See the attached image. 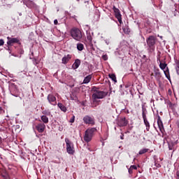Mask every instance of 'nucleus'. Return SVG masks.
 <instances>
[{"label": "nucleus", "mask_w": 179, "mask_h": 179, "mask_svg": "<svg viewBox=\"0 0 179 179\" xmlns=\"http://www.w3.org/2000/svg\"><path fill=\"white\" fill-rule=\"evenodd\" d=\"M71 36L76 41H80V40H82V37H83V35H82V31L78 28H73L71 30Z\"/></svg>", "instance_id": "obj_1"}, {"label": "nucleus", "mask_w": 179, "mask_h": 179, "mask_svg": "<svg viewBox=\"0 0 179 179\" xmlns=\"http://www.w3.org/2000/svg\"><path fill=\"white\" fill-rule=\"evenodd\" d=\"M96 131L97 129H96V128H91L87 129L84 136V141L85 142H90V141H92V138H93L94 132H96Z\"/></svg>", "instance_id": "obj_2"}, {"label": "nucleus", "mask_w": 179, "mask_h": 179, "mask_svg": "<svg viewBox=\"0 0 179 179\" xmlns=\"http://www.w3.org/2000/svg\"><path fill=\"white\" fill-rule=\"evenodd\" d=\"M159 62V68L164 71V73L168 80H170V72L169 71V67H167V64L162 63L160 59H158Z\"/></svg>", "instance_id": "obj_3"}, {"label": "nucleus", "mask_w": 179, "mask_h": 179, "mask_svg": "<svg viewBox=\"0 0 179 179\" xmlns=\"http://www.w3.org/2000/svg\"><path fill=\"white\" fill-rule=\"evenodd\" d=\"M65 142L66 145V152L69 155L75 154V148H73V143L71 142L69 138H65Z\"/></svg>", "instance_id": "obj_4"}, {"label": "nucleus", "mask_w": 179, "mask_h": 179, "mask_svg": "<svg viewBox=\"0 0 179 179\" xmlns=\"http://www.w3.org/2000/svg\"><path fill=\"white\" fill-rule=\"evenodd\" d=\"M107 94H108V92L96 91L95 93L92 94V97L95 100H97L99 99H104Z\"/></svg>", "instance_id": "obj_5"}, {"label": "nucleus", "mask_w": 179, "mask_h": 179, "mask_svg": "<svg viewBox=\"0 0 179 179\" xmlns=\"http://www.w3.org/2000/svg\"><path fill=\"white\" fill-rule=\"evenodd\" d=\"M146 43L149 48H152V47H155L156 44V37L155 36H150L146 39Z\"/></svg>", "instance_id": "obj_6"}, {"label": "nucleus", "mask_w": 179, "mask_h": 179, "mask_svg": "<svg viewBox=\"0 0 179 179\" xmlns=\"http://www.w3.org/2000/svg\"><path fill=\"white\" fill-rule=\"evenodd\" d=\"M113 12L115 13V17L117 19L119 23L120 24L122 23V17H121V12L120 11V9L117 8L115 6H113Z\"/></svg>", "instance_id": "obj_7"}, {"label": "nucleus", "mask_w": 179, "mask_h": 179, "mask_svg": "<svg viewBox=\"0 0 179 179\" xmlns=\"http://www.w3.org/2000/svg\"><path fill=\"white\" fill-rule=\"evenodd\" d=\"M47 99L50 104L52 106H57V97H55L52 94H48Z\"/></svg>", "instance_id": "obj_8"}, {"label": "nucleus", "mask_w": 179, "mask_h": 179, "mask_svg": "<svg viewBox=\"0 0 179 179\" xmlns=\"http://www.w3.org/2000/svg\"><path fill=\"white\" fill-rule=\"evenodd\" d=\"M83 121L85 124H90L91 125H94V118L90 116H85L83 117Z\"/></svg>", "instance_id": "obj_9"}, {"label": "nucleus", "mask_w": 179, "mask_h": 179, "mask_svg": "<svg viewBox=\"0 0 179 179\" xmlns=\"http://www.w3.org/2000/svg\"><path fill=\"white\" fill-rule=\"evenodd\" d=\"M157 125L160 132H162V134H164V126L163 125V122L162 121L160 116H158L157 118Z\"/></svg>", "instance_id": "obj_10"}, {"label": "nucleus", "mask_w": 179, "mask_h": 179, "mask_svg": "<svg viewBox=\"0 0 179 179\" xmlns=\"http://www.w3.org/2000/svg\"><path fill=\"white\" fill-rule=\"evenodd\" d=\"M119 127H127L128 125V120L125 117L120 118L117 122Z\"/></svg>", "instance_id": "obj_11"}, {"label": "nucleus", "mask_w": 179, "mask_h": 179, "mask_svg": "<svg viewBox=\"0 0 179 179\" xmlns=\"http://www.w3.org/2000/svg\"><path fill=\"white\" fill-rule=\"evenodd\" d=\"M71 59L72 55H64L62 59V64H64V65H66V64H68Z\"/></svg>", "instance_id": "obj_12"}, {"label": "nucleus", "mask_w": 179, "mask_h": 179, "mask_svg": "<svg viewBox=\"0 0 179 179\" xmlns=\"http://www.w3.org/2000/svg\"><path fill=\"white\" fill-rule=\"evenodd\" d=\"M36 129H37L38 132L43 134L45 131V124L44 123H39L36 126Z\"/></svg>", "instance_id": "obj_13"}, {"label": "nucleus", "mask_w": 179, "mask_h": 179, "mask_svg": "<svg viewBox=\"0 0 179 179\" xmlns=\"http://www.w3.org/2000/svg\"><path fill=\"white\" fill-rule=\"evenodd\" d=\"M16 43H19V39H17V38L8 37V41H7L8 45H12V44H15Z\"/></svg>", "instance_id": "obj_14"}, {"label": "nucleus", "mask_w": 179, "mask_h": 179, "mask_svg": "<svg viewBox=\"0 0 179 179\" xmlns=\"http://www.w3.org/2000/svg\"><path fill=\"white\" fill-rule=\"evenodd\" d=\"M154 76L157 80H160L162 78V74L160 73V69H154Z\"/></svg>", "instance_id": "obj_15"}, {"label": "nucleus", "mask_w": 179, "mask_h": 179, "mask_svg": "<svg viewBox=\"0 0 179 179\" xmlns=\"http://www.w3.org/2000/svg\"><path fill=\"white\" fill-rule=\"evenodd\" d=\"M80 66V59H76L72 65L73 69H78Z\"/></svg>", "instance_id": "obj_16"}, {"label": "nucleus", "mask_w": 179, "mask_h": 179, "mask_svg": "<svg viewBox=\"0 0 179 179\" xmlns=\"http://www.w3.org/2000/svg\"><path fill=\"white\" fill-rule=\"evenodd\" d=\"M57 107H59V108H60V110L62 111H63V113H66L67 109L64 106V104H62V103H57Z\"/></svg>", "instance_id": "obj_17"}, {"label": "nucleus", "mask_w": 179, "mask_h": 179, "mask_svg": "<svg viewBox=\"0 0 179 179\" xmlns=\"http://www.w3.org/2000/svg\"><path fill=\"white\" fill-rule=\"evenodd\" d=\"M92 80V75H89L84 78L83 83L87 85Z\"/></svg>", "instance_id": "obj_18"}, {"label": "nucleus", "mask_w": 179, "mask_h": 179, "mask_svg": "<svg viewBox=\"0 0 179 179\" xmlns=\"http://www.w3.org/2000/svg\"><path fill=\"white\" fill-rule=\"evenodd\" d=\"M87 40L92 44L93 41V36H92V34L90 32H87Z\"/></svg>", "instance_id": "obj_19"}, {"label": "nucleus", "mask_w": 179, "mask_h": 179, "mask_svg": "<svg viewBox=\"0 0 179 179\" xmlns=\"http://www.w3.org/2000/svg\"><path fill=\"white\" fill-rule=\"evenodd\" d=\"M77 50L78 51H83V50H85V45H83V43H77Z\"/></svg>", "instance_id": "obj_20"}, {"label": "nucleus", "mask_w": 179, "mask_h": 179, "mask_svg": "<svg viewBox=\"0 0 179 179\" xmlns=\"http://www.w3.org/2000/svg\"><path fill=\"white\" fill-rule=\"evenodd\" d=\"M143 121L146 127V131H149L150 129V124L149 123V121H148V119H145Z\"/></svg>", "instance_id": "obj_21"}, {"label": "nucleus", "mask_w": 179, "mask_h": 179, "mask_svg": "<svg viewBox=\"0 0 179 179\" xmlns=\"http://www.w3.org/2000/svg\"><path fill=\"white\" fill-rule=\"evenodd\" d=\"M41 121H43V122L44 124H48V117L47 116H45V115H42V116L41 117Z\"/></svg>", "instance_id": "obj_22"}, {"label": "nucleus", "mask_w": 179, "mask_h": 179, "mask_svg": "<svg viewBox=\"0 0 179 179\" xmlns=\"http://www.w3.org/2000/svg\"><path fill=\"white\" fill-rule=\"evenodd\" d=\"M147 152H149V149L143 148L138 152V155H145V153H147Z\"/></svg>", "instance_id": "obj_23"}, {"label": "nucleus", "mask_w": 179, "mask_h": 179, "mask_svg": "<svg viewBox=\"0 0 179 179\" xmlns=\"http://www.w3.org/2000/svg\"><path fill=\"white\" fill-rule=\"evenodd\" d=\"M109 78L113 81L117 83V77H115V74H109Z\"/></svg>", "instance_id": "obj_24"}, {"label": "nucleus", "mask_w": 179, "mask_h": 179, "mask_svg": "<svg viewBox=\"0 0 179 179\" xmlns=\"http://www.w3.org/2000/svg\"><path fill=\"white\" fill-rule=\"evenodd\" d=\"M42 114H43V115H45V116L51 115V112L50 110H45L42 111Z\"/></svg>", "instance_id": "obj_25"}, {"label": "nucleus", "mask_w": 179, "mask_h": 179, "mask_svg": "<svg viewBox=\"0 0 179 179\" xmlns=\"http://www.w3.org/2000/svg\"><path fill=\"white\" fill-rule=\"evenodd\" d=\"M123 31L125 33V34H129V32L131 31L128 27L123 28Z\"/></svg>", "instance_id": "obj_26"}, {"label": "nucleus", "mask_w": 179, "mask_h": 179, "mask_svg": "<svg viewBox=\"0 0 179 179\" xmlns=\"http://www.w3.org/2000/svg\"><path fill=\"white\" fill-rule=\"evenodd\" d=\"M102 58L103 61H107L108 59V57L107 56V55H103Z\"/></svg>", "instance_id": "obj_27"}, {"label": "nucleus", "mask_w": 179, "mask_h": 179, "mask_svg": "<svg viewBox=\"0 0 179 179\" xmlns=\"http://www.w3.org/2000/svg\"><path fill=\"white\" fill-rule=\"evenodd\" d=\"M29 3H31V5H33V1H28L26 5L28 8H31V6H29Z\"/></svg>", "instance_id": "obj_28"}, {"label": "nucleus", "mask_w": 179, "mask_h": 179, "mask_svg": "<svg viewBox=\"0 0 179 179\" xmlns=\"http://www.w3.org/2000/svg\"><path fill=\"white\" fill-rule=\"evenodd\" d=\"M142 115H143V120H147L146 118V113H142Z\"/></svg>", "instance_id": "obj_29"}, {"label": "nucleus", "mask_w": 179, "mask_h": 179, "mask_svg": "<svg viewBox=\"0 0 179 179\" xmlns=\"http://www.w3.org/2000/svg\"><path fill=\"white\" fill-rule=\"evenodd\" d=\"M130 168H131V169H133V170H137V169H138V167H136V165H132V166H130Z\"/></svg>", "instance_id": "obj_30"}, {"label": "nucleus", "mask_w": 179, "mask_h": 179, "mask_svg": "<svg viewBox=\"0 0 179 179\" xmlns=\"http://www.w3.org/2000/svg\"><path fill=\"white\" fill-rule=\"evenodd\" d=\"M169 150H173V144H169Z\"/></svg>", "instance_id": "obj_31"}, {"label": "nucleus", "mask_w": 179, "mask_h": 179, "mask_svg": "<svg viewBox=\"0 0 179 179\" xmlns=\"http://www.w3.org/2000/svg\"><path fill=\"white\" fill-rule=\"evenodd\" d=\"M4 43L3 39H0V45H3Z\"/></svg>", "instance_id": "obj_32"}, {"label": "nucleus", "mask_w": 179, "mask_h": 179, "mask_svg": "<svg viewBox=\"0 0 179 179\" xmlns=\"http://www.w3.org/2000/svg\"><path fill=\"white\" fill-rule=\"evenodd\" d=\"M5 113V110L2 108V107H0V114H3Z\"/></svg>", "instance_id": "obj_33"}, {"label": "nucleus", "mask_w": 179, "mask_h": 179, "mask_svg": "<svg viewBox=\"0 0 179 179\" xmlns=\"http://www.w3.org/2000/svg\"><path fill=\"white\" fill-rule=\"evenodd\" d=\"M70 122H75V116H73V117L70 120Z\"/></svg>", "instance_id": "obj_34"}, {"label": "nucleus", "mask_w": 179, "mask_h": 179, "mask_svg": "<svg viewBox=\"0 0 179 179\" xmlns=\"http://www.w3.org/2000/svg\"><path fill=\"white\" fill-rule=\"evenodd\" d=\"M133 170H134V169H131V167L129 169V174H132Z\"/></svg>", "instance_id": "obj_35"}, {"label": "nucleus", "mask_w": 179, "mask_h": 179, "mask_svg": "<svg viewBox=\"0 0 179 179\" xmlns=\"http://www.w3.org/2000/svg\"><path fill=\"white\" fill-rule=\"evenodd\" d=\"M142 113H146V108H145L143 106L142 107Z\"/></svg>", "instance_id": "obj_36"}, {"label": "nucleus", "mask_w": 179, "mask_h": 179, "mask_svg": "<svg viewBox=\"0 0 179 179\" xmlns=\"http://www.w3.org/2000/svg\"><path fill=\"white\" fill-rule=\"evenodd\" d=\"M54 24H58V20H54Z\"/></svg>", "instance_id": "obj_37"}, {"label": "nucleus", "mask_w": 179, "mask_h": 179, "mask_svg": "<svg viewBox=\"0 0 179 179\" xmlns=\"http://www.w3.org/2000/svg\"><path fill=\"white\" fill-rule=\"evenodd\" d=\"M176 176H177L178 179H179V171H178L176 172Z\"/></svg>", "instance_id": "obj_38"}, {"label": "nucleus", "mask_w": 179, "mask_h": 179, "mask_svg": "<svg viewBox=\"0 0 179 179\" xmlns=\"http://www.w3.org/2000/svg\"><path fill=\"white\" fill-rule=\"evenodd\" d=\"M120 139H122V140L124 139V134H122V135L120 136Z\"/></svg>", "instance_id": "obj_39"}, {"label": "nucleus", "mask_w": 179, "mask_h": 179, "mask_svg": "<svg viewBox=\"0 0 179 179\" xmlns=\"http://www.w3.org/2000/svg\"><path fill=\"white\" fill-rule=\"evenodd\" d=\"M2 177H3V178H7L8 176H6V175H3Z\"/></svg>", "instance_id": "obj_40"}, {"label": "nucleus", "mask_w": 179, "mask_h": 179, "mask_svg": "<svg viewBox=\"0 0 179 179\" xmlns=\"http://www.w3.org/2000/svg\"><path fill=\"white\" fill-rule=\"evenodd\" d=\"M157 167H160V164H158V165H157Z\"/></svg>", "instance_id": "obj_41"}, {"label": "nucleus", "mask_w": 179, "mask_h": 179, "mask_svg": "<svg viewBox=\"0 0 179 179\" xmlns=\"http://www.w3.org/2000/svg\"><path fill=\"white\" fill-rule=\"evenodd\" d=\"M160 37V38H163V36H159Z\"/></svg>", "instance_id": "obj_42"}, {"label": "nucleus", "mask_w": 179, "mask_h": 179, "mask_svg": "<svg viewBox=\"0 0 179 179\" xmlns=\"http://www.w3.org/2000/svg\"><path fill=\"white\" fill-rule=\"evenodd\" d=\"M0 141H1V137H0Z\"/></svg>", "instance_id": "obj_43"}]
</instances>
